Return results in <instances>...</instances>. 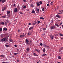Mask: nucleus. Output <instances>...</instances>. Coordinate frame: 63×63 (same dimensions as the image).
Segmentation results:
<instances>
[{
  "mask_svg": "<svg viewBox=\"0 0 63 63\" xmlns=\"http://www.w3.org/2000/svg\"><path fill=\"white\" fill-rule=\"evenodd\" d=\"M25 43L27 45H29L30 44V43H29V39H28V38L26 39L25 41Z\"/></svg>",
  "mask_w": 63,
  "mask_h": 63,
  "instance_id": "f257e3e1",
  "label": "nucleus"
},
{
  "mask_svg": "<svg viewBox=\"0 0 63 63\" xmlns=\"http://www.w3.org/2000/svg\"><path fill=\"white\" fill-rule=\"evenodd\" d=\"M7 40V38L6 37H4L3 39H1V41L2 42H6Z\"/></svg>",
  "mask_w": 63,
  "mask_h": 63,
  "instance_id": "f03ea898",
  "label": "nucleus"
},
{
  "mask_svg": "<svg viewBox=\"0 0 63 63\" xmlns=\"http://www.w3.org/2000/svg\"><path fill=\"white\" fill-rule=\"evenodd\" d=\"M50 29H55V26H52L50 27Z\"/></svg>",
  "mask_w": 63,
  "mask_h": 63,
  "instance_id": "7ed1b4c3",
  "label": "nucleus"
},
{
  "mask_svg": "<svg viewBox=\"0 0 63 63\" xmlns=\"http://www.w3.org/2000/svg\"><path fill=\"white\" fill-rule=\"evenodd\" d=\"M18 10H17V9L16 8H15L14 9V13H16V12H17V11Z\"/></svg>",
  "mask_w": 63,
  "mask_h": 63,
  "instance_id": "20e7f679",
  "label": "nucleus"
},
{
  "mask_svg": "<svg viewBox=\"0 0 63 63\" xmlns=\"http://www.w3.org/2000/svg\"><path fill=\"white\" fill-rule=\"evenodd\" d=\"M25 37V35H21L20 36V38H23V37Z\"/></svg>",
  "mask_w": 63,
  "mask_h": 63,
  "instance_id": "39448f33",
  "label": "nucleus"
},
{
  "mask_svg": "<svg viewBox=\"0 0 63 63\" xmlns=\"http://www.w3.org/2000/svg\"><path fill=\"white\" fill-rule=\"evenodd\" d=\"M33 55H34V56H38V54L35 53H33Z\"/></svg>",
  "mask_w": 63,
  "mask_h": 63,
  "instance_id": "423d86ee",
  "label": "nucleus"
},
{
  "mask_svg": "<svg viewBox=\"0 0 63 63\" xmlns=\"http://www.w3.org/2000/svg\"><path fill=\"white\" fill-rule=\"evenodd\" d=\"M56 16L58 17V18H61V16H60V15H58L57 14L56 15Z\"/></svg>",
  "mask_w": 63,
  "mask_h": 63,
  "instance_id": "0eeeda50",
  "label": "nucleus"
},
{
  "mask_svg": "<svg viewBox=\"0 0 63 63\" xmlns=\"http://www.w3.org/2000/svg\"><path fill=\"white\" fill-rule=\"evenodd\" d=\"M6 1V0H1V3H4V2H5Z\"/></svg>",
  "mask_w": 63,
  "mask_h": 63,
  "instance_id": "6e6552de",
  "label": "nucleus"
},
{
  "mask_svg": "<svg viewBox=\"0 0 63 63\" xmlns=\"http://www.w3.org/2000/svg\"><path fill=\"white\" fill-rule=\"evenodd\" d=\"M5 9H6V8L5 7H3L2 9V11H5Z\"/></svg>",
  "mask_w": 63,
  "mask_h": 63,
  "instance_id": "1a4fd4ad",
  "label": "nucleus"
},
{
  "mask_svg": "<svg viewBox=\"0 0 63 63\" xmlns=\"http://www.w3.org/2000/svg\"><path fill=\"white\" fill-rule=\"evenodd\" d=\"M55 26H57V27H59V26L58 24L57 23H55Z\"/></svg>",
  "mask_w": 63,
  "mask_h": 63,
  "instance_id": "9d476101",
  "label": "nucleus"
},
{
  "mask_svg": "<svg viewBox=\"0 0 63 63\" xmlns=\"http://www.w3.org/2000/svg\"><path fill=\"white\" fill-rule=\"evenodd\" d=\"M3 36H7L8 35V34L7 33H5L4 34H3Z\"/></svg>",
  "mask_w": 63,
  "mask_h": 63,
  "instance_id": "9b49d317",
  "label": "nucleus"
},
{
  "mask_svg": "<svg viewBox=\"0 0 63 63\" xmlns=\"http://www.w3.org/2000/svg\"><path fill=\"white\" fill-rule=\"evenodd\" d=\"M41 23V22L39 20L38 21H37L36 22V23H37V24H39V23Z\"/></svg>",
  "mask_w": 63,
  "mask_h": 63,
  "instance_id": "f8f14e48",
  "label": "nucleus"
},
{
  "mask_svg": "<svg viewBox=\"0 0 63 63\" xmlns=\"http://www.w3.org/2000/svg\"><path fill=\"white\" fill-rule=\"evenodd\" d=\"M10 14V11H8L7 12V15H9V14Z\"/></svg>",
  "mask_w": 63,
  "mask_h": 63,
  "instance_id": "ddd939ff",
  "label": "nucleus"
},
{
  "mask_svg": "<svg viewBox=\"0 0 63 63\" xmlns=\"http://www.w3.org/2000/svg\"><path fill=\"white\" fill-rule=\"evenodd\" d=\"M33 28V27H30L29 28V29L30 30H32Z\"/></svg>",
  "mask_w": 63,
  "mask_h": 63,
  "instance_id": "4468645a",
  "label": "nucleus"
},
{
  "mask_svg": "<svg viewBox=\"0 0 63 63\" xmlns=\"http://www.w3.org/2000/svg\"><path fill=\"white\" fill-rule=\"evenodd\" d=\"M30 6L31 7H34V5L33 4H31Z\"/></svg>",
  "mask_w": 63,
  "mask_h": 63,
  "instance_id": "2eb2a0df",
  "label": "nucleus"
},
{
  "mask_svg": "<svg viewBox=\"0 0 63 63\" xmlns=\"http://www.w3.org/2000/svg\"><path fill=\"white\" fill-rule=\"evenodd\" d=\"M0 36L1 38H3V37H4V35H3V34H1V35Z\"/></svg>",
  "mask_w": 63,
  "mask_h": 63,
  "instance_id": "dca6fc26",
  "label": "nucleus"
},
{
  "mask_svg": "<svg viewBox=\"0 0 63 63\" xmlns=\"http://www.w3.org/2000/svg\"><path fill=\"white\" fill-rule=\"evenodd\" d=\"M32 14H35V11L34 10H32Z\"/></svg>",
  "mask_w": 63,
  "mask_h": 63,
  "instance_id": "f3484780",
  "label": "nucleus"
},
{
  "mask_svg": "<svg viewBox=\"0 0 63 63\" xmlns=\"http://www.w3.org/2000/svg\"><path fill=\"white\" fill-rule=\"evenodd\" d=\"M0 24L2 25H4V24H5V23L4 22H2Z\"/></svg>",
  "mask_w": 63,
  "mask_h": 63,
  "instance_id": "a211bd4d",
  "label": "nucleus"
},
{
  "mask_svg": "<svg viewBox=\"0 0 63 63\" xmlns=\"http://www.w3.org/2000/svg\"><path fill=\"white\" fill-rule=\"evenodd\" d=\"M43 46L44 47H47V46L45 44H43Z\"/></svg>",
  "mask_w": 63,
  "mask_h": 63,
  "instance_id": "6ab92c4d",
  "label": "nucleus"
},
{
  "mask_svg": "<svg viewBox=\"0 0 63 63\" xmlns=\"http://www.w3.org/2000/svg\"><path fill=\"white\" fill-rule=\"evenodd\" d=\"M43 52H46V49L45 48H44V49L43 50Z\"/></svg>",
  "mask_w": 63,
  "mask_h": 63,
  "instance_id": "aec40b11",
  "label": "nucleus"
},
{
  "mask_svg": "<svg viewBox=\"0 0 63 63\" xmlns=\"http://www.w3.org/2000/svg\"><path fill=\"white\" fill-rule=\"evenodd\" d=\"M6 16L5 15V16H2V17H3V18H6Z\"/></svg>",
  "mask_w": 63,
  "mask_h": 63,
  "instance_id": "412c9836",
  "label": "nucleus"
},
{
  "mask_svg": "<svg viewBox=\"0 0 63 63\" xmlns=\"http://www.w3.org/2000/svg\"><path fill=\"white\" fill-rule=\"evenodd\" d=\"M17 9H18V10H19V9H20V7L18 6L17 7Z\"/></svg>",
  "mask_w": 63,
  "mask_h": 63,
  "instance_id": "4be33fe9",
  "label": "nucleus"
},
{
  "mask_svg": "<svg viewBox=\"0 0 63 63\" xmlns=\"http://www.w3.org/2000/svg\"><path fill=\"white\" fill-rule=\"evenodd\" d=\"M26 50L27 51H29V47L27 48Z\"/></svg>",
  "mask_w": 63,
  "mask_h": 63,
  "instance_id": "5701e85b",
  "label": "nucleus"
},
{
  "mask_svg": "<svg viewBox=\"0 0 63 63\" xmlns=\"http://www.w3.org/2000/svg\"><path fill=\"white\" fill-rule=\"evenodd\" d=\"M40 5V3H39V2H37V6H39Z\"/></svg>",
  "mask_w": 63,
  "mask_h": 63,
  "instance_id": "b1692460",
  "label": "nucleus"
},
{
  "mask_svg": "<svg viewBox=\"0 0 63 63\" xmlns=\"http://www.w3.org/2000/svg\"><path fill=\"white\" fill-rule=\"evenodd\" d=\"M35 50H36V51H37V52H39V51H40V50H38V49H35Z\"/></svg>",
  "mask_w": 63,
  "mask_h": 63,
  "instance_id": "393cba45",
  "label": "nucleus"
},
{
  "mask_svg": "<svg viewBox=\"0 0 63 63\" xmlns=\"http://www.w3.org/2000/svg\"><path fill=\"white\" fill-rule=\"evenodd\" d=\"M4 31H7V28H4Z\"/></svg>",
  "mask_w": 63,
  "mask_h": 63,
  "instance_id": "a878e982",
  "label": "nucleus"
},
{
  "mask_svg": "<svg viewBox=\"0 0 63 63\" xmlns=\"http://www.w3.org/2000/svg\"><path fill=\"white\" fill-rule=\"evenodd\" d=\"M54 37V36H51V40H53V39Z\"/></svg>",
  "mask_w": 63,
  "mask_h": 63,
  "instance_id": "bb28decb",
  "label": "nucleus"
},
{
  "mask_svg": "<svg viewBox=\"0 0 63 63\" xmlns=\"http://www.w3.org/2000/svg\"><path fill=\"white\" fill-rule=\"evenodd\" d=\"M63 49V47H62L61 48V49L59 50V51H61V50H62Z\"/></svg>",
  "mask_w": 63,
  "mask_h": 63,
  "instance_id": "cd10ccee",
  "label": "nucleus"
},
{
  "mask_svg": "<svg viewBox=\"0 0 63 63\" xmlns=\"http://www.w3.org/2000/svg\"><path fill=\"white\" fill-rule=\"evenodd\" d=\"M5 46L6 47H9V45H8L7 44L5 45Z\"/></svg>",
  "mask_w": 63,
  "mask_h": 63,
  "instance_id": "c85d7f7f",
  "label": "nucleus"
},
{
  "mask_svg": "<svg viewBox=\"0 0 63 63\" xmlns=\"http://www.w3.org/2000/svg\"><path fill=\"white\" fill-rule=\"evenodd\" d=\"M58 58L59 59H61V57L60 56H59L58 57Z\"/></svg>",
  "mask_w": 63,
  "mask_h": 63,
  "instance_id": "c756f323",
  "label": "nucleus"
},
{
  "mask_svg": "<svg viewBox=\"0 0 63 63\" xmlns=\"http://www.w3.org/2000/svg\"><path fill=\"white\" fill-rule=\"evenodd\" d=\"M39 3L40 5L42 4V1H39Z\"/></svg>",
  "mask_w": 63,
  "mask_h": 63,
  "instance_id": "7c9ffc66",
  "label": "nucleus"
},
{
  "mask_svg": "<svg viewBox=\"0 0 63 63\" xmlns=\"http://www.w3.org/2000/svg\"><path fill=\"white\" fill-rule=\"evenodd\" d=\"M46 28H44L43 29V31H45L46 30Z\"/></svg>",
  "mask_w": 63,
  "mask_h": 63,
  "instance_id": "2f4dec72",
  "label": "nucleus"
},
{
  "mask_svg": "<svg viewBox=\"0 0 63 63\" xmlns=\"http://www.w3.org/2000/svg\"><path fill=\"white\" fill-rule=\"evenodd\" d=\"M42 11H45V8H43L42 9Z\"/></svg>",
  "mask_w": 63,
  "mask_h": 63,
  "instance_id": "473e14b6",
  "label": "nucleus"
},
{
  "mask_svg": "<svg viewBox=\"0 0 63 63\" xmlns=\"http://www.w3.org/2000/svg\"><path fill=\"white\" fill-rule=\"evenodd\" d=\"M36 24V22H35L34 23H33L32 25H35Z\"/></svg>",
  "mask_w": 63,
  "mask_h": 63,
  "instance_id": "72a5a7b5",
  "label": "nucleus"
},
{
  "mask_svg": "<svg viewBox=\"0 0 63 63\" xmlns=\"http://www.w3.org/2000/svg\"><path fill=\"white\" fill-rule=\"evenodd\" d=\"M26 6L25 5L23 7V9H25L26 8Z\"/></svg>",
  "mask_w": 63,
  "mask_h": 63,
  "instance_id": "f704fd0d",
  "label": "nucleus"
},
{
  "mask_svg": "<svg viewBox=\"0 0 63 63\" xmlns=\"http://www.w3.org/2000/svg\"><path fill=\"white\" fill-rule=\"evenodd\" d=\"M40 19H42L44 20V18L43 17H40Z\"/></svg>",
  "mask_w": 63,
  "mask_h": 63,
  "instance_id": "c9c22d12",
  "label": "nucleus"
},
{
  "mask_svg": "<svg viewBox=\"0 0 63 63\" xmlns=\"http://www.w3.org/2000/svg\"><path fill=\"white\" fill-rule=\"evenodd\" d=\"M9 16L10 17L11 16L12 17V15H11V14H9V15L8 16Z\"/></svg>",
  "mask_w": 63,
  "mask_h": 63,
  "instance_id": "e433bc0d",
  "label": "nucleus"
},
{
  "mask_svg": "<svg viewBox=\"0 0 63 63\" xmlns=\"http://www.w3.org/2000/svg\"><path fill=\"white\" fill-rule=\"evenodd\" d=\"M0 56L1 57H4V56L3 55H0Z\"/></svg>",
  "mask_w": 63,
  "mask_h": 63,
  "instance_id": "4c0bfd02",
  "label": "nucleus"
},
{
  "mask_svg": "<svg viewBox=\"0 0 63 63\" xmlns=\"http://www.w3.org/2000/svg\"><path fill=\"white\" fill-rule=\"evenodd\" d=\"M2 31V28H0V31Z\"/></svg>",
  "mask_w": 63,
  "mask_h": 63,
  "instance_id": "58836bf2",
  "label": "nucleus"
},
{
  "mask_svg": "<svg viewBox=\"0 0 63 63\" xmlns=\"http://www.w3.org/2000/svg\"><path fill=\"white\" fill-rule=\"evenodd\" d=\"M50 4L51 5H52L53 4V3L52 2H51V3Z\"/></svg>",
  "mask_w": 63,
  "mask_h": 63,
  "instance_id": "ea45409f",
  "label": "nucleus"
},
{
  "mask_svg": "<svg viewBox=\"0 0 63 63\" xmlns=\"http://www.w3.org/2000/svg\"><path fill=\"white\" fill-rule=\"evenodd\" d=\"M42 55L43 56H46V54L44 53V54Z\"/></svg>",
  "mask_w": 63,
  "mask_h": 63,
  "instance_id": "a19ab883",
  "label": "nucleus"
},
{
  "mask_svg": "<svg viewBox=\"0 0 63 63\" xmlns=\"http://www.w3.org/2000/svg\"><path fill=\"white\" fill-rule=\"evenodd\" d=\"M60 35L61 36H62H62H63V35L62 34H60Z\"/></svg>",
  "mask_w": 63,
  "mask_h": 63,
  "instance_id": "79ce46f5",
  "label": "nucleus"
},
{
  "mask_svg": "<svg viewBox=\"0 0 63 63\" xmlns=\"http://www.w3.org/2000/svg\"><path fill=\"white\" fill-rule=\"evenodd\" d=\"M9 41H10V42H12V41H13V40H10V39H9Z\"/></svg>",
  "mask_w": 63,
  "mask_h": 63,
  "instance_id": "37998d69",
  "label": "nucleus"
},
{
  "mask_svg": "<svg viewBox=\"0 0 63 63\" xmlns=\"http://www.w3.org/2000/svg\"><path fill=\"white\" fill-rule=\"evenodd\" d=\"M28 34L29 35H31V33L30 32H28Z\"/></svg>",
  "mask_w": 63,
  "mask_h": 63,
  "instance_id": "c03bdc74",
  "label": "nucleus"
},
{
  "mask_svg": "<svg viewBox=\"0 0 63 63\" xmlns=\"http://www.w3.org/2000/svg\"><path fill=\"white\" fill-rule=\"evenodd\" d=\"M19 13L20 14H21V15H22V14H23V13H22V12H20Z\"/></svg>",
  "mask_w": 63,
  "mask_h": 63,
  "instance_id": "a18cd8bd",
  "label": "nucleus"
},
{
  "mask_svg": "<svg viewBox=\"0 0 63 63\" xmlns=\"http://www.w3.org/2000/svg\"><path fill=\"white\" fill-rule=\"evenodd\" d=\"M14 55H16V54H17V53H14Z\"/></svg>",
  "mask_w": 63,
  "mask_h": 63,
  "instance_id": "49530a36",
  "label": "nucleus"
},
{
  "mask_svg": "<svg viewBox=\"0 0 63 63\" xmlns=\"http://www.w3.org/2000/svg\"><path fill=\"white\" fill-rule=\"evenodd\" d=\"M30 43H31V44H33V43H32V41H30Z\"/></svg>",
  "mask_w": 63,
  "mask_h": 63,
  "instance_id": "de8ad7c7",
  "label": "nucleus"
},
{
  "mask_svg": "<svg viewBox=\"0 0 63 63\" xmlns=\"http://www.w3.org/2000/svg\"><path fill=\"white\" fill-rule=\"evenodd\" d=\"M14 46H15V47H17V46H16V45H15Z\"/></svg>",
  "mask_w": 63,
  "mask_h": 63,
  "instance_id": "09e8293b",
  "label": "nucleus"
},
{
  "mask_svg": "<svg viewBox=\"0 0 63 63\" xmlns=\"http://www.w3.org/2000/svg\"><path fill=\"white\" fill-rule=\"evenodd\" d=\"M40 45L41 46H43V44L42 43H41L40 44Z\"/></svg>",
  "mask_w": 63,
  "mask_h": 63,
  "instance_id": "8fccbe9b",
  "label": "nucleus"
},
{
  "mask_svg": "<svg viewBox=\"0 0 63 63\" xmlns=\"http://www.w3.org/2000/svg\"><path fill=\"white\" fill-rule=\"evenodd\" d=\"M37 11H38V12H39L40 11V9H37Z\"/></svg>",
  "mask_w": 63,
  "mask_h": 63,
  "instance_id": "3c124183",
  "label": "nucleus"
},
{
  "mask_svg": "<svg viewBox=\"0 0 63 63\" xmlns=\"http://www.w3.org/2000/svg\"><path fill=\"white\" fill-rule=\"evenodd\" d=\"M62 22L60 24V25H62Z\"/></svg>",
  "mask_w": 63,
  "mask_h": 63,
  "instance_id": "603ef678",
  "label": "nucleus"
},
{
  "mask_svg": "<svg viewBox=\"0 0 63 63\" xmlns=\"http://www.w3.org/2000/svg\"><path fill=\"white\" fill-rule=\"evenodd\" d=\"M33 31H32V32H31V33H33Z\"/></svg>",
  "mask_w": 63,
  "mask_h": 63,
  "instance_id": "864d4df0",
  "label": "nucleus"
},
{
  "mask_svg": "<svg viewBox=\"0 0 63 63\" xmlns=\"http://www.w3.org/2000/svg\"><path fill=\"white\" fill-rule=\"evenodd\" d=\"M24 2H26V0H23Z\"/></svg>",
  "mask_w": 63,
  "mask_h": 63,
  "instance_id": "5fc2aeb1",
  "label": "nucleus"
},
{
  "mask_svg": "<svg viewBox=\"0 0 63 63\" xmlns=\"http://www.w3.org/2000/svg\"><path fill=\"white\" fill-rule=\"evenodd\" d=\"M29 25H31V23H29Z\"/></svg>",
  "mask_w": 63,
  "mask_h": 63,
  "instance_id": "6e6d98bb",
  "label": "nucleus"
},
{
  "mask_svg": "<svg viewBox=\"0 0 63 63\" xmlns=\"http://www.w3.org/2000/svg\"><path fill=\"white\" fill-rule=\"evenodd\" d=\"M49 3L48 4H47V6H49Z\"/></svg>",
  "mask_w": 63,
  "mask_h": 63,
  "instance_id": "4d7b16f0",
  "label": "nucleus"
},
{
  "mask_svg": "<svg viewBox=\"0 0 63 63\" xmlns=\"http://www.w3.org/2000/svg\"><path fill=\"white\" fill-rule=\"evenodd\" d=\"M17 62H19V60H17Z\"/></svg>",
  "mask_w": 63,
  "mask_h": 63,
  "instance_id": "13d9d810",
  "label": "nucleus"
},
{
  "mask_svg": "<svg viewBox=\"0 0 63 63\" xmlns=\"http://www.w3.org/2000/svg\"><path fill=\"white\" fill-rule=\"evenodd\" d=\"M58 21H60V20H58Z\"/></svg>",
  "mask_w": 63,
  "mask_h": 63,
  "instance_id": "bf43d9fd",
  "label": "nucleus"
},
{
  "mask_svg": "<svg viewBox=\"0 0 63 63\" xmlns=\"http://www.w3.org/2000/svg\"><path fill=\"white\" fill-rule=\"evenodd\" d=\"M13 5H14V7H15V6H16V4H14Z\"/></svg>",
  "mask_w": 63,
  "mask_h": 63,
  "instance_id": "052dcab7",
  "label": "nucleus"
},
{
  "mask_svg": "<svg viewBox=\"0 0 63 63\" xmlns=\"http://www.w3.org/2000/svg\"><path fill=\"white\" fill-rule=\"evenodd\" d=\"M20 31V30H18V32H19Z\"/></svg>",
  "mask_w": 63,
  "mask_h": 63,
  "instance_id": "680f3d73",
  "label": "nucleus"
},
{
  "mask_svg": "<svg viewBox=\"0 0 63 63\" xmlns=\"http://www.w3.org/2000/svg\"><path fill=\"white\" fill-rule=\"evenodd\" d=\"M6 21H7V22H9V21H8V20H7Z\"/></svg>",
  "mask_w": 63,
  "mask_h": 63,
  "instance_id": "e2e57ef3",
  "label": "nucleus"
},
{
  "mask_svg": "<svg viewBox=\"0 0 63 63\" xmlns=\"http://www.w3.org/2000/svg\"><path fill=\"white\" fill-rule=\"evenodd\" d=\"M52 23H53V20H52V22H51Z\"/></svg>",
  "mask_w": 63,
  "mask_h": 63,
  "instance_id": "0e129e2a",
  "label": "nucleus"
},
{
  "mask_svg": "<svg viewBox=\"0 0 63 63\" xmlns=\"http://www.w3.org/2000/svg\"><path fill=\"white\" fill-rule=\"evenodd\" d=\"M2 1V0H0V2H1V1Z\"/></svg>",
  "mask_w": 63,
  "mask_h": 63,
  "instance_id": "69168bd1",
  "label": "nucleus"
},
{
  "mask_svg": "<svg viewBox=\"0 0 63 63\" xmlns=\"http://www.w3.org/2000/svg\"><path fill=\"white\" fill-rule=\"evenodd\" d=\"M47 47H49V46H47Z\"/></svg>",
  "mask_w": 63,
  "mask_h": 63,
  "instance_id": "338daca9",
  "label": "nucleus"
},
{
  "mask_svg": "<svg viewBox=\"0 0 63 63\" xmlns=\"http://www.w3.org/2000/svg\"><path fill=\"white\" fill-rule=\"evenodd\" d=\"M57 63H60V62H58Z\"/></svg>",
  "mask_w": 63,
  "mask_h": 63,
  "instance_id": "774afa93",
  "label": "nucleus"
}]
</instances>
